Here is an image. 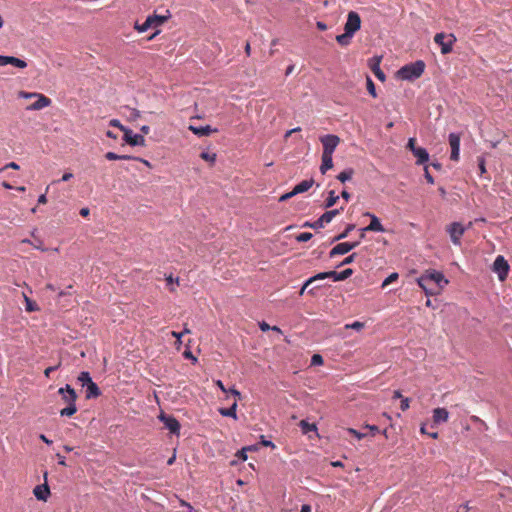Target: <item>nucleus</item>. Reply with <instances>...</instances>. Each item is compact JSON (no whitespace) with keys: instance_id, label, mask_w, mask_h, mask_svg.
<instances>
[{"instance_id":"nucleus-43","label":"nucleus","mask_w":512,"mask_h":512,"mask_svg":"<svg viewBox=\"0 0 512 512\" xmlns=\"http://www.w3.org/2000/svg\"><path fill=\"white\" fill-rule=\"evenodd\" d=\"M363 328H364V323L360 322V321H355L351 324L345 325V329H354V330L360 331Z\"/></svg>"},{"instance_id":"nucleus-38","label":"nucleus","mask_w":512,"mask_h":512,"mask_svg":"<svg viewBox=\"0 0 512 512\" xmlns=\"http://www.w3.org/2000/svg\"><path fill=\"white\" fill-rule=\"evenodd\" d=\"M399 275L398 273L394 272L390 274L381 284L380 288H385L386 286L392 284L394 281L398 279Z\"/></svg>"},{"instance_id":"nucleus-31","label":"nucleus","mask_w":512,"mask_h":512,"mask_svg":"<svg viewBox=\"0 0 512 512\" xmlns=\"http://www.w3.org/2000/svg\"><path fill=\"white\" fill-rule=\"evenodd\" d=\"M353 174H354V170L352 168H348V169H345L344 171L340 172L337 175V179L340 182L345 183L346 181H348L352 178Z\"/></svg>"},{"instance_id":"nucleus-61","label":"nucleus","mask_w":512,"mask_h":512,"mask_svg":"<svg viewBox=\"0 0 512 512\" xmlns=\"http://www.w3.org/2000/svg\"><path fill=\"white\" fill-rule=\"evenodd\" d=\"M79 213L82 217H87L90 214V210L88 207H83L80 209Z\"/></svg>"},{"instance_id":"nucleus-15","label":"nucleus","mask_w":512,"mask_h":512,"mask_svg":"<svg viewBox=\"0 0 512 512\" xmlns=\"http://www.w3.org/2000/svg\"><path fill=\"white\" fill-rule=\"evenodd\" d=\"M382 57L381 56H374L371 59H369L368 66L371 69V71L374 73V75L380 80L385 81L386 76L385 73L380 68Z\"/></svg>"},{"instance_id":"nucleus-49","label":"nucleus","mask_w":512,"mask_h":512,"mask_svg":"<svg viewBox=\"0 0 512 512\" xmlns=\"http://www.w3.org/2000/svg\"><path fill=\"white\" fill-rule=\"evenodd\" d=\"M409 407H410V400H409V398H402L401 399V403H400V409L402 411H406V410L409 409Z\"/></svg>"},{"instance_id":"nucleus-48","label":"nucleus","mask_w":512,"mask_h":512,"mask_svg":"<svg viewBox=\"0 0 512 512\" xmlns=\"http://www.w3.org/2000/svg\"><path fill=\"white\" fill-rule=\"evenodd\" d=\"M11 62H12V56L0 55V66H6L8 64L11 65Z\"/></svg>"},{"instance_id":"nucleus-16","label":"nucleus","mask_w":512,"mask_h":512,"mask_svg":"<svg viewBox=\"0 0 512 512\" xmlns=\"http://www.w3.org/2000/svg\"><path fill=\"white\" fill-rule=\"evenodd\" d=\"M364 216L370 217L371 221L367 227L363 228V231H373V232H384L385 231L383 225L381 224L379 218L376 215L366 212V213H364Z\"/></svg>"},{"instance_id":"nucleus-6","label":"nucleus","mask_w":512,"mask_h":512,"mask_svg":"<svg viewBox=\"0 0 512 512\" xmlns=\"http://www.w3.org/2000/svg\"><path fill=\"white\" fill-rule=\"evenodd\" d=\"M434 42L441 47L442 54H449L452 52L453 45L456 42V37L454 34L441 32L434 36Z\"/></svg>"},{"instance_id":"nucleus-18","label":"nucleus","mask_w":512,"mask_h":512,"mask_svg":"<svg viewBox=\"0 0 512 512\" xmlns=\"http://www.w3.org/2000/svg\"><path fill=\"white\" fill-rule=\"evenodd\" d=\"M432 419L434 424L445 423L449 419V413L445 408H435L433 410Z\"/></svg>"},{"instance_id":"nucleus-34","label":"nucleus","mask_w":512,"mask_h":512,"mask_svg":"<svg viewBox=\"0 0 512 512\" xmlns=\"http://www.w3.org/2000/svg\"><path fill=\"white\" fill-rule=\"evenodd\" d=\"M105 158L107 160H110V161H114V160H130L132 159V156H129V155H118L114 152H107L105 154Z\"/></svg>"},{"instance_id":"nucleus-60","label":"nucleus","mask_w":512,"mask_h":512,"mask_svg":"<svg viewBox=\"0 0 512 512\" xmlns=\"http://www.w3.org/2000/svg\"><path fill=\"white\" fill-rule=\"evenodd\" d=\"M293 196H295V194L293 193V191L288 192V193H286V194H283V195L280 197L279 201H280V202L286 201V200L290 199V198H291V197H293Z\"/></svg>"},{"instance_id":"nucleus-62","label":"nucleus","mask_w":512,"mask_h":512,"mask_svg":"<svg viewBox=\"0 0 512 512\" xmlns=\"http://www.w3.org/2000/svg\"><path fill=\"white\" fill-rule=\"evenodd\" d=\"M365 428L369 429L373 434L379 432L378 426L375 425H366Z\"/></svg>"},{"instance_id":"nucleus-51","label":"nucleus","mask_w":512,"mask_h":512,"mask_svg":"<svg viewBox=\"0 0 512 512\" xmlns=\"http://www.w3.org/2000/svg\"><path fill=\"white\" fill-rule=\"evenodd\" d=\"M110 126H113V127H118L120 130H122L124 132L125 129H127V127L123 126L119 120L117 119H112L110 121Z\"/></svg>"},{"instance_id":"nucleus-46","label":"nucleus","mask_w":512,"mask_h":512,"mask_svg":"<svg viewBox=\"0 0 512 512\" xmlns=\"http://www.w3.org/2000/svg\"><path fill=\"white\" fill-rule=\"evenodd\" d=\"M311 364L312 365H322L323 364V358L320 354H314L311 358Z\"/></svg>"},{"instance_id":"nucleus-5","label":"nucleus","mask_w":512,"mask_h":512,"mask_svg":"<svg viewBox=\"0 0 512 512\" xmlns=\"http://www.w3.org/2000/svg\"><path fill=\"white\" fill-rule=\"evenodd\" d=\"M416 281L420 288H426L425 285L429 281H433L439 286V288H443V286L448 284V280L445 278L444 274L436 270L426 271L423 275L417 278Z\"/></svg>"},{"instance_id":"nucleus-23","label":"nucleus","mask_w":512,"mask_h":512,"mask_svg":"<svg viewBox=\"0 0 512 512\" xmlns=\"http://www.w3.org/2000/svg\"><path fill=\"white\" fill-rule=\"evenodd\" d=\"M333 167V158L332 155L323 154L322 153V163L320 166V171L322 174H325L329 169Z\"/></svg>"},{"instance_id":"nucleus-35","label":"nucleus","mask_w":512,"mask_h":512,"mask_svg":"<svg viewBox=\"0 0 512 512\" xmlns=\"http://www.w3.org/2000/svg\"><path fill=\"white\" fill-rule=\"evenodd\" d=\"M149 28H153L152 21L149 19V17H147L146 20L142 24H138L137 22L135 24V29L138 32H145Z\"/></svg>"},{"instance_id":"nucleus-26","label":"nucleus","mask_w":512,"mask_h":512,"mask_svg":"<svg viewBox=\"0 0 512 512\" xmlns=\"http://www.w3.org/2000/svg\"><path fill=\"white\" fill-rule=\"evenodd\" d=\"M101 394L99 387L93 381L87 385L86 398H97Z\"/></svg>"},{"instance_id":"nucleus-63","label":"nucleus","mask_w":512,"mask_h":512,"mask_svg":"<svg viewBox=\"0 0 512 512\" xmlns=\"http://www.w3.org/2000/svg\"><path fill=\"white\" fill-rule=\"evenodd\" d=\"M72 177H73L72 173H69V172L64 173L61 178V181H64V182L69 181Z\"/></svg>"},{"instance_id":"nucleus-53","label":"nucleus","mask_w":512,"mask_h":512,"mask_svg":"<svg viewBox=\"0 0 512 512\" xmlns=\"http://www.w3.org/2000/svg\"><path fill=\"white\" fill-rule=\"evenodd\" d=\"M416 139L415 138H409L407 143V148L413 153V150H416L418 147H416Z\"/></svg>"},{"instance_id":"nucleus-10","label":"nucleus","mask_w":512,"mask_h":512,"mask_svg":"<svg viewBox=\"0 0 512 512\" xmlns=\"http://www.w3.org/2000/svg\"><path fill=\"white\" fill-rule=\"evenodd\" d=\"M123 140L130 146H145L146 140L142 134H135L129 128L124 130Z\"/></svg>"},{"instance_id":"nucleus-1","label":"nucleus","mask_w":512,"mask_h":512,"mask_svg":"<svg viewBox=\"0 0 512 512\" xmlns=\"http://www.w3.org/2000/svg\"><path fill=\"white\" fill-rule=\"evenodd\" d=\"M58 393L61 395L62 401L67 404V407L60 410V415L67 417L73 416L77 412V394L75 390L67 384L65 387L59 388Z\"/></svg>"},{"instance_id":"nucleus-14","label":"nucleus","mask_w":512,"mask_h":512,"mask_svg":"<svg viewBox=\"0 0 512 512\" xmlns=\"http://www.w3.org/2000/svg\"><path fill=\"white\" fill-rule=\"evenodd\" d=\"M494 271L498 274V277L501 281H503L508 274L509 265L503 256H498L493 264Z\"/></svg>"},{"instance_id":"nucleus-11","label":"nucleus","mask_w":512,"mask_h":512,"mask_svg":"<svg viewBox=\"0 0 512 512\" xmlns=\"http://www.w3.org/2000/svg\"><path fill=\"white\" fill-rule=\"evenodd\" d=\"M159 420L161 422H163V424L165 425V428L168 429L171 433H173V434L179 433L180 423L175 417H173L171 415H167L165 413H161L159 415Z\"/></svg>"},{"instance_id":"nucleus-22","label":"nucleus","mask_w":512,"mask_h":512,"mask_svg":"<svg viewBox=\"0 0 512 512\" xmlns=\"http://www.w3.org/2000/svg\"><path fill=\"white\" fill-rule=\"evenodd\" d=\"M413 155L417 158L416 163L418 165L424 164L429 160V154L425 148L418 147L416 150H413Z\"/></svg>"},{"instance_id":"nucleus-9","label":"nucleus","mask_w":512,"mask_h":512,"mask_svg":"<svg viewBox=\"0 0 512 512\" xmlns=\"http://www.w3.org/2000/svg\"><path fill=\"white\" fill-rule=\"evenodd\" d=\"M361 28V18L355 11H350L347 16V21L344 26V31L355 34Z\"/></svg>"},{"instance_id":"nucleus-54","label":"nucleus","mask_w":512,"mask_h":512,"mask_svg":"<svg viewBox=\"0 0 512 512\" xmlns=\"http://www.w3.org/2000/svg\"><path fill=\"white\" fill-rule=\"evenodd\" d=\"M8 168L18 170L20 168V166L16 162H10V163L6 164L3 168H0V173Z\"/></svg>"},{"instance_id":"nucleus-2","label":"nucleus","mask_w":512,"mask_h":512,"mask_svg":"<svg viewBox=\"0 0 512 512\" xmlns=\"http://www.w3.org/2000/svg\"><path fill=\"white\" fill-rule=\"evenodd\" d=\"M425 70V63L422 60H417L401 67L397 71V77L402 80L413 81L418 79Z\"/></svg>"},{"instance_id":"nucleus-39","label":"nucleus","mask_w":512,"mask_h":512,"mask_svg":"<svg viewBox=\"0 0 512 512\" xmlns=\"http://www.w3.org/2000/svg\"><path fill=\"white\" fill-rule=\"evenodd\" d=\"M324 223L321 221V218L319 217L316 221L314 222H305L303 224V227H310V228H313V229H320V228H323L324 227Z\"/></svg>"},{"instance_id":"nucleus-57","label":"nucleus","mask_w":512,"mask_h":512,"mask_svg":"<svg viewBox=\"0 0 512 512\" xmlns=\"http://www.w3.org/2000/svg\"><path fill=\"white\" fill-rule=\"evenodd\" d=\"M166 282L168 286L173 285L174 283L179 285V278L177 277L174 279L172 274H170L169 276L166 277Z\"/></svg>"},{"instance_id":"nucleus-24","label":"nucleus","mask_w":512,"mask_h":512,"mask_svg":"<svg viewBox=\"0 0 512 512\" xmlns=\"http://www.w3.org/2000/svg\"><path fill=\"white\" fill-rule=\"evenodd\" d=\"M343 211V207H341L340 209H333V210H329V211H326L325 213H323L320 218H321V221L324 223V224H328L330 223L338 214H340V212Z\"/></svg>"},{"instance_id":"nucleus-30","label":"nucleus","mask_w":512,"mask_h":512,"mask_svg":"<svg viewBox=\"0 0 512 512\" xmlns=\"http://www.w3.org/2000/svg\"><path fill=\"white\" fill-rule=\"evenodd\" d=\"M23 298H24V301H25V309H26V311L34 312V311L39 310V307H38L37 303L35 301H33L32 299H30V297L26 293H23Z\"/></svg>"},{"instance_id":"nucleus-58","label":"nucleus","mask_w":512,"mask_h":512,"mask_svg":"<svg viewBox=\"0 0 512 512\" xmlns=\"http://www.w3.org/2000/svg\"><path fill=\"white\" fill-rule=\"evenodd\" d=\"M57 368H58V366H50V367L46 368L45 371H44V375L47 378H49L51 373L54 372Z\"/></svg>"},{"instance_id":"nucleus-36","label":"nucleus","mask_w":512,"mask_h":512,"mask_svg":"<svg viewBox=\"0 0 512 512\" xmlns=\"http://www.w3.org/2000/svg\"><path fill=\"white\" fill-rule=\"evenodd\" d=\"M354 228H355V225H354V224H348V225L346 226L345 230H344L341 234H339V235H337V236H335V237L333 238L332 242H335V241H338V240H341V239L346 238V237L349 235V233H350L352 230H354Z\"/></svg>"},{"instance_id":"nucleus-44","label":"nucleus","mask_w":512,"mask_h":512,"mask_svg":"<svg viewBox=\"0 0 512 512\" xmlns=\"http://www.w3.org/2000/svg\"><path fill=\"white\" fill-rule=\"evenodd\" d=\"M11 65H13V66H15L17 68H25V67H27V63L24 60L16 58L14 56H12Z\"/></svg>"},{"instance_id":"nucleus-56","label":"nucleus","mask_w":512,"mask_h":512,"mask_svg":"<svg viewBox=\"0 0 512 512\" xmlns=\"http://www.w3.org/2000/svg\"><path fill=\"white\" fill-rule=\"evenodd\" d=\"M38 95V93H31V92H25V91H20L19 92V97L21 98H33V97H36Z\"/></svg>"},{"instance_id":"nucleus-28","label":"nucleus","mask_w":512,"mask_h":512,"mask_svg":"<svg viewBox=\"0 0 512 512\" xmlns=\"http://www.w3.org/2000/svg\"><path fill=\"white\" fill-rule=\"evenodd\" d=\"M299 427L303 434H308L310 432H317V426L314 423H309L306 420H301L299 422Z\"/></svg>"},{"instance_id":"nucleus-33","label":"nucleus","mask_w":512,"mask_h":512,"mask_svg":"<svg viewBox=\"0 0 512 512\" xmlns=\"http://www.w3.org/2000/svg\"><path fill=\"white\" fill-rule=\"evenodd\" d=\"M338 199H339V196L335 194V191L331 190L329 192L327 199L325 200L324 207L331 208L332 206H334L337 203Z\"/></svg>"},{"instance_id":"nucleus-45","label":"nucleus","mask_w":512,"mask_h":512,"mask_svg":"<svg viewBox=\"0 0 512 512\" xmlns=\"http://www.w3.org/2000/svg\"><path fill=\"white\" fill-rule=\"evenodd\" d=\"M347 431L349 434L353 435L354 437H356L359 440L363 439L366 436L365 433H361L353 428H348Z\"/></svg>"},{"instance_id":"nucleus-27","label":"nucleus","mask_w":512,"mask_h":512,"mask_svg":"<svg viewBox=\"0 0 512 512\" xmlns=\"http://www.w3.org/2000/svg\"><path fill=\"white\" fill-rule=\"evenodd\" d=\"M236 410H237V401L235 400V401L233 402V404L231 405V407H229V408H221V409H219V413H220L222 416L232 417V418H234V419H237Z\"/></svg>"},{"instance_id":"nucleus-17","label":"nucleus","mask_w":512,"mask_h":512,"mask_svg":"<svg viewBox=\"0 0 512 512\" xmlns=\"http://www.w3.org/2000/svg\"><path fill=\"white\" fill-rule=\"evenodd\" d=\"M38 99L31 105L27 107V110H41L45 107L50 106L51 99L43 94H39L36 96Z\"/></svg>"},{"instance_id":"nucleus-55","label":"nucleus","mask_w":512,"mask_h":512,"mask_svg":"<svg viewBox=\"0 0 512 512\" xmlns=\"http://www.w3.org/2000/svg\"><path fill=\"white\" fill-rule=\"evenodd\" d=\"M424 171H425V173H424V177H425V179L427 180V182H428L429 184H434V178H433V177H432V175L429 173V171H428V167H427V166L424 168Z\"/></svg>"},{"instance_id":"nucleus-40","label":"nucleus","mask_w":512,"mask_h":512,"mask_svg":"<svg viewBox=\"0 0 512 512\" xmlns=\"http://www.w3.org/2000/svg\"><path fill=\"white\" fill-rule=\"evenodd\" d=\"M366 84H367V90H368L369 94L372 97L376 98L377 94H376L375 84L370 77H367Z\"/></svg>"},{"instance_id":"nucleus-7","label":"nucleus","mask_w":512,"mask_h":512,"mask_svg":"<svg viewBox=\"0 0 512 512\" xmlns=\"http://www.w3.org/2000/svg\"><path fill=\"white\" fill-rule=\"evenodd\" d=\"M447 233L454 245L461 244V237L464 235L466 228L459 222H453L446 228Z\"/></svg>"},{"instance_id":"nucleus-19","label":"nucleus","mask_w":512,"mask_h":512,"mask_svg":"<svg viewBox=\"0 0 512 512\" xmlns=\"http://www.w3.org/2000/svg\"><path fill=\"white\" fill-rule=\"evenodd\" d=\"M33 493L38 500L47 501L50 495V489L47 484L37 485Z\"/></svg>"},{"instance_id":"nucleus-21","label":"nucleus","mask_w":512,"mask_h":512,"mask_svg":"<svg viewBox=\"0 0 512 512\" xmlns=\"http://www.w3.org/2000/svg\"><path fill=\"white\" fill-rule=\"evenodd\" d=\"M313 184H314L313 179L303 180L300 183H298L297 185H295V187L293 188L292 191L295 195L304 193V192L308 191L312 187Z\"/></svg>"},{"instance_id":"nucleus-3","label":"nucleus","mask_w":512,"mask_h":512,"mask_svg":"<svg viewBox=\"0 0 512 512\" xmlns=\"http://www.w3.org/2000/svg\"><path fill=\"white\" fill-rule=\"evenodd\" d=\"M352 273H353V271L350 268H347V269H345V270H343L341 272H336V271L321 272V273H318V274L308 278L307 280H305L301 284L300 288H303V289L304 288H308L315 281L324 280V279H327V278H331L333 281L344 280V279L348 278L349 276H351Z\"/></svg>"},{"instance_id":"nucleus-59","label":"nucleus","mask_w":512,"mask_h":512,"mask_svg":"<svg viewBox=\"0 0 512 512\" xmlns=\"http://www.w3.org/2000/svg\"><path fill=\"white\" fill-rule=\"evenodd\" d=\"M259 327H260L261 331H263V332H266L271 329V326L268 323H266L265 321L260 322Z\"/></svg>"},{"instance_id":"nucleus-32","label":"nucleus","mask_w":512,"mask_h":512,"mask_svg":"<svg viewBox=\"0 0 512 512\" xmlns=\"http://www.w3.org/2000/svg\"><path fill=\"white\" fill-rule=\"evenodd\" d=\"M148 17L152 21L153 28H155V27H158V26L162 25L163 23H165L167 21V19L169 18V15L168 16H160V15L153 14Z\"/></svg>"},{"instance_id":"nucleus-42","label":"nucleus","mask_w":512,"mask_h":512,"mask_svg":"<svg viewBox=\"0 0 512 512\" xmlns=\"http://www.w3.org/2000/svg\"><path fill=\"white\" fill-rule=\"evenodd\" d=\"M313 237V234L310 232H303L296 236V240L298 242H307Z\"/></svg>"},{"instance_id":"nucleus-29","label":"nucleus","mask_w":512,"mask_h":512,"mask_svg":"<svg viewBox=\"0 0 512 512\" xmlns=\"http://www.w3.org/2000/svg\"><path fill=\"white\" fill-rule=\"evenodd\" d=\"M353 34L345 31L343 34H340L336 37V41L341 46H348L351 43V39Z\"/></svg>"},{"instance_id":"nucleus-64","label":"nucleus","mask_w":512,"mask_h":512,"mask_svg":"<svg viewBox=\"0 0 512 512\" xmlns=\"http://www.w3.org/2000/svg\"><path fill=\"white\" fill-rule=\"evenodd\" d=\"M341 196H342V198H343V199H345L346 201H349V200H350V198H351V194H350L348 191H346V190H343V191L341 192Z\"/></svg>"},{"instance_id":"nucleus-12","label":"nucleus","mask_w":512,"mask_h":512,"mask_svg":"<svg viewBox=\"0 0 512 512\" xmlns=\"http://www.w3.org/2000/svg\"><path fill=\"white\" fill-rule=\"evenodd\" d=\"M359 241L356 242H342L337 244L335 247L332 248L329 255L331 258L335 257L336 255H343L354 249L359 245Z\"/></svg>"},{"instance_id":"nucleus-4","label":"nucleus","mask_w":512,"mask_h":512,"mask_svg":"<svg viewBox=\"0 0 512 512\" xmlns=\"http://www.w3.org/2000/svg\"><path fill=\"white\" fill-rule=\"evenodd\" d=\"M352 273H353V271L350 268H347V269H345V270H343L341 272H336V271L321 272V273H318V274L308 278L307 280H305L301 284L300 288H303V289L304 288H308L315 281L324 280V279H327V278H331L333 281L344 280V279L348 278L349 276H351Z\"/></svg>"},{"instance_id":"nucleus-52","label":"nucleus","mask_w":512,"mask_h":512,"mask_svg":"<svg viewBox=\"0 0 512 512\" xmlns=\"http://www.w3.org/2000/svg\"><path fill=\"white\" fill-rule=\"evenodd\" d=\"M478 166H479V170H480V174H484L486 172V168H485V160L483 157H479L478 158Z\"/></svg>"},{"instance_id":"nucleus-47","label":"nucleus","mask_w":512,"mask_h":512,"mask_svg":"<svg viewBox=\"0 0 512 512\" xmlns=\"http://www.w3.org/2000/svg\"><path fill=\"white\" fill-rule=\"evenodd\" d=\"M171 335L176 338L175 345L177 349H179L180 345L182 344L181 337L183 336V333L172 331Z\"/></svg>"},{"instance_id":"nucleus-13","label":"nucleus","mask_w":512,"mask_h":512,"mask_svg":"<svg viewBox=\"0 0 512 512\" xmlns=\"http://www.w3.org/2000/svg\"><path fill=\"white\" fill-rule=\"evenodd\" d=\"M448 140L451 147L450 159L452 161H458L460 155V135L457 133H450Z\"/></svg>"},{"instance_id":"nucleus-25","label":"nucleus","mask_w":512,"mask_h":512,"mask_svg":"<svg viewBox=\"0 0 512 512\" xmlns=\"http://www.w3.org/2000/svg\"><path fill=\"white\" fill-rule=\"evenodd\" d=\"M425 291V296H426V306L427 307H430L432 309H437L439 307L438 303H437V300L435 299L434 301H432L430 299V297H433V296H436L439 294V290H424Z\"/></svg>"},{"instance_id":"nucleus-8","label":"nucleus","mask_w":512,"mask_h":512,"mask_svg":"<svg viewBox=\"0 0 512 512\" xmlns=\"http://www.w3.org/2000/svg\"><path fill=\"white\" fill-rule=\"evenodd\" d=\"M323 145V154L333 155L336 147L340 143V138L337 135L328 134L320 138Z\"/></svg>"},{"instance_id":"nucleus-50","label":"nucleus","mask_w":512,"mask_h":512,"mask_svg":"<svg viewBox=\"0 0 512 512\" xmlns=\"http://www.w3.org/2000/svg\"><path fill=\"white\" fill-rule=\"evenodd\" d=\"M129 110H130V120L134 121L141 116V113L139 110H137L135 108H129Z\"/></svg>"},{"instance_id":"nucleus-41","label":"nucleus","mask_w":512,"mask_h":512,"mask_svg":"<svg viewBox=\"0 0 512 512\" xmlns=\"http://www.w3.org/2000/svg\"><path fill=\"white\" fill-rule=\"evenodd\" d=\"M200 157H201V159H203L205 161H208V162H211V163H214L215 160H216V154L215 153H209V152H206V151H203L200 154Z\"/></svg>"},{"instance_id":"nucleus-20","label":"nucleus","mask_w":512,"mask_h":512,"mask_svg":"<svg viewBox=\"0 0 512 512\" xmlns=\"http://www.w3.org/2000/svg\"><path fill=\"white\" fill-rule=\"evenodd\" d=\"M188 129L190 131H192L195 135L200 136V137L208 136L212 132H216L217 131V129H212L211 126H209V125L200 126V127H196V126L190 125Z\"/></svg>"},{"instance_id":"nucleus-37","label":"nucleus","mask_w":512,"mask_h":512,"mask_svg":"<svg viewBox=\"0 0 512 512\" xmlns=\"http://www.w3.org/2000/svg\"><path fill=\"white\" fill-rule=\"evenodd\" d=\"M78 381L82 384V386H87L92 382V378L89 372L84 371L79 374Z\"/></svg>"}]
</instances>
